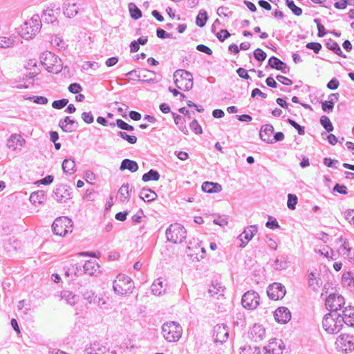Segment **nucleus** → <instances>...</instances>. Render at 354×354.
Segmentation results:
<instances>
[{
  "instance_id": "obj_1",
  "label": "nucleus",
  "mask_w": 354,
  "mask_h": 354,
  "mask_svg": "<svg viewBox=\"0 0 354 354\" xmlns=\"http://www.w3.org/2000/svg\"><path fill=\"white\" fill-rule=\"evenodd\" d=\"M343 324L344 319L340 318V313L337 312L326 314L322 321L324 329L330 334L339 333Z\"/></svg>"
},
{
  "instance_id": "obj_2",
  "label": "nucleus",
  "mask_w": 354,
  "mask_h": 354,
  "mask_svg": "<svg viewBox=\"0 0 354 354\" xmlns=\"http://www.w3.org/2000/svg\"><path fill=\"white\" fill-rule=\"evenodd\" d=\"M40 62L49 73H58L62 69L61 59L51 52L46 51L42 53L40 57Z\"/></svg>"
},
{
  "instance_id": "obj_3",
  "label": "nucleus",
  "mask_w": 354,
  "mask_h": 354,
  "mask_svg": "<svg viewBox=\"0 0 354 354\" xmlns=\"http://www.w3.org/2000/svg\"><path fill=\"white\" fill-rule=\"evenodd\" d=\"M41 26V19L39 15H33L31 19L24 23L21 27V37L25 39H30L35 36Z\"/></svg>"
},
{
  "instance_id": "obj_4",
  "label": "nucleus",
  "mask_w": 354,
  "mask_h": 354,
  "mask_svg": "<svg viewBox=\"0 0 354 354\" xmlns=\"http://www.w3.org/2000/svg\"><path fill=\"white\" fill-rule=\"evenodd\" d=\"M181 326L175 322L165 323L162 326V333L164 338L169 342H177L182 335Z\"/></svg>"
},
{
  "instance_id": "obj_5",
  "label": "nucleus",
  "mask_w": 354,
  "mask_h": 354,
  "mask_svg": "<svg viewBox=\"0 0 354 354\" xmlns=\"http://www.w3.org/2000/svg\"><path fill=\"white\" fill-rule=\"evenodd\" d=\"M175 85L183 91H189L193 87V77L190 72L183 69L176 70L174 73Z\"/></svg>"
},
{
  "instance_id": "obj_6",
  "label": "nucleus",
  "mask_w": 354,
  "mask_h": 354,
  "mask_svg": "<svg viewBox=\"0 0 354 354\" xmlns=\"http://www.w3.org/2000/svg\"><path fill=\"white\" fill-rule=\"evenodd\" d=\"M52 228L55 234L64 236L72 232L73 221L67 216H61L54 221Z\"/></svg>"
},
{
  "instance_id": "obj_7",
  "label": "nucleus",
  "mask_w": 354,
  "mask_h": 354,
  "mask_svg": "<svg viewBox=\"0 0 354 354\" xmlns=\"http://www.w3.org/2000/svg\"><path fill=\"white\" fill-rule=\"evenodd\" d=\"M166 236L170 242L180 243L185 239L187 231L183 225L178 223L171 224L166 230Z\"/></svg>"
},
{
  "instance_id": "obj_8",
  "label": "nucleus",
  "mask_w": 354,
  "mask_h": 354,
  "mask_svg": "<svg viewBox=\"0 0 354 354\" xmlns=\"http://www.w3.org/2000/svg\"><path fill=\"white\" fill-rule=\"evenodd\" d=\"M114 292L119 295H127L131 292V279L122 274H119L113 281Z\"/></svg>"
},
{
  "instance_id": "obj_9",
  "label": "nucleus",
  "mask_w": 354,
  "mask_h": 354,
  "mask_svg": "<svg viewBox=\"0 0 354 354\" xmlns=\"http://www.w3.org/2000/svg\"><path fill=\"white\" fill-rule=\"evenodd\" d=\"M344 298L338 294H330L326 299L325 305L330 313H338L344 306Z\"/></svg>"
},
{
  "instance_id": "obj_10",
  "label": "nucleus",
  "mask_w": 354,
  "mask_h": 354,
  "mask_svg": "<svg viewBox=\"0 0 354 354\" xmlns=\"http://www.w3.org/2000/svg\"><path fill=\"white\" fill-rule=\"evenodd\" d=\"M241 303L245 308L255 309L259 304V295L253 290L248 291L243 295Z\"/></svg>"
},
{
  "instance_id": "obj_11",
  "label": "nucleus",
  "mask_w": 354,
  "mask_h": 354,
  "mask_svg": "<svg viewBox=\"0 0 354 354\" xmlns=\"http://www.w3.org/2000/svg\"><path fill=\"white\" fill-rule=\"evenodd\" d=\"M286 290L281 283H274L270 285L267 290V294L270 299L278 300L282 299L286 295Z\"/></svg>"
},
{
  "instance_id": "obj_12",
  "label": "nucleus",
  "mask_w": 354,
  "mask_h": 354,
  "mask_svg": "<svg viewBox=\"0 0 354 354\" xmlns=\"http://www.w3.org/2000/svg\"><path fill=\"white\" fill-rule=\"evenodd\" d=\"M229 336V330L227 325L217 324L214 327L213 337L215 342L221 344L227 341Z\"/></svg>"
},
{
  "instance_id": "obj_13",
  "label": "nucleus",
  "mask_w": 354,
  "mask_h": 354,
  "mask_svg": "<svg viewBox=\"0 0 354 354\" xmlns=\"http://www.w3.org/2000/svg\"><path fill=\"white\" fill-rule=\"evenodd\" d=\"M338 240L342 243L338 249L339 254L342 255L344 259H348L351 262L354 261V249L350 247L348 241L344 239L342 236H341Z\"/></svg>"
},
{
  "instance_id": "obj_14",
  "label": "nucleus",
  "mask_w": 354,
  "mask_h": 354,
  "mask_svg": "<svg viewBox=\"0 0 354 354\" xmlns=\"http://www.w3.org/2000/svg\"><path fill=\"white\" fill-rule=\"evenodd\" d=\"M53 196L55 200L60 203H66L71 198L70 191L66 186L63 185H59L55 189Z\"/></svg>"
},
{
  "instance_id": "obj_15",
  "label": "nucleus",
  "mask_w": 354,
  "mask_h": 354,
  "mask_svg": "<svg viewBox=\"0 0 354 354\" xmlns=\"http://www.w3.org/2000/svg\"><path fill=\"white\" fill-rule=\"evenodd\" d=\"M257 232V225H250L239 236L238 239L241 242L239 246L244 248L247 243L253 238Z\"/></svg>"
},
{
  "instance_id": "obj_16",
  "label": "nucleus",
  "mask_w": 354,
  "mask_h": 354,
  "mask_svg": "<svg viewBox=\"0 0 354 354\" xmlns=\"http://www.w3.org/2000/svg\"><path fill=\"white\" fill-rule=\"evenodd\" d=\"M26 140L20 134H12L7 141V147L12 151L21 149L25 145Z\"/></svg>"
},
{
  "instance_id": "obj_17",
  "label": "nucleus",
  "mask_w": 354,
  "mask_h": 354,
  "mask_svg": "<svg viewBox=\"0 0 354 354\" xmlns=\"http://www.w3.org/2000/svg\"><path fill=\"white\" fill-rule=\"evenodd\" d=\"M249 337L255 342L262 341L266 337V330L262 325L254 324L250 329Z\"/></svg>"
},
{
  "instance_id": "obj_18",
  "label": "nucleus",
  "mask_w": 354,
  "mask_h": 354,
  "mask_svg": "<svg viewBox=\"0 0 354 354\" xmlns=\"http://www.w3.org/2000/svg\"><path fill=\"white\" fill-rule=\"evenodd\" d=\"M274 319L280 324H286L291 319V313L286 307H279L274 312Z\"/></svg>"
},
{
  "instance_id": "obj_19",
  "label": "nucleus",
  "mask_w": 354,
  "mask_h": 354,
  "mask_svg": "<svg viewBox=\"0 0 354 354\" xmlns=\"http://www.w3.org/2000/svg\"><path fill=\"white\" fill-rule=\"evenodd\" d=\"M338 342L346 351L354 350V337L348 334H342L337 339Z\"/></svg>"
},
{
  "instance_id": "obj_20",
  "label": "nucleus",
  "mask_w": 354,
  "mask_h": 354,
  "mask_svg": "<svg viewBox=\"0 0 354 354\" xmlns=\"http://www.w3.org/2000/svg\"><path fill=\"white\" fill-rule=\"evenodd\" d=\"M84 272L91 276L100 273V266L96 261H86L83 266Z\"/></svg>"
},
{
  "instance_id": "obj_21",
  "label": "nucleus",
  "mask_w": 354,
  "mask_h": 354,
  "mask_svg": "<svg viewBox=\"0 0 354 354\" xmlns=\"http://www.w3.org/2000/svg\"><path fill=\"white\" fill-rule=\"evenodd\" d=\"M340 318L344 319V324L354 326V307L348 306L342 310Z\"/></svg>"
},
{
  "instance_id": "obj_22",
  "label": "nucleus",
  "mask_w": 354,
  "mask_h": 354,
  "mask_svg": "<svg viewBox=\"0 0 354 354\" xmlns=\"http://www.w3.org/2000/svg\"><path fill=\"white\" fill-rule=\"evenodd\" d=\"M273 131L274 127L272 124H267L262 126L259 133L261 139L266 143H274V141L270 139V136Z\"/></svg>"
},
{
  "instance_id": "obj_23",
  "label": "nucleus",
  "mask_w": 354,
  "mask_h": 354,
  "mask_svg": "<svg viewBox=\"0 0 354 354\" xmlns=\"http://www.w3.org/2000/svg\"><path fill=\"white\" fill-rule=\"evenodd\" d=\"M19 43V39L15 35H10L8 37H0V48H12Z\"/></svg>"
},
{
  "instance_id": "obj_24",
  "label": "nucleus",
  "mask_w": 354,
  "mask_h": 354,
  "mask_svg": "<svg viewBox=\"0 0 354 354\" xmlns=\"http://www.w3.org/2000/svg\"><path fill=\"white\" fill-rule=\"evenodd\" d=\"M283 342L280 340L279 345H277V342L276 339H272L270 342L269 344L266 346L263 347V351H265V354H280L282 353V347Z\"/></svg>"
},
{
  "instance_id": "obj_25",
  "label": "nucleus",
  "mask_w": 354,
  "mask_h": 354,
  "mask_svg": "<svg viewBox=\"0 0 354 354\" xmlns=\"http://www.w3.org/2000/svg\"><path fill=\"white\" fill-rule=\"evenodd\" d=\"M268 66L272 68L281 71L283 73H286L289 70L286 64L274 56H272L268 60Z\"/></svg>"
},
{
  "instance_id": "obj_26",
  "label": "nucleus",
  "mask_w": 354,
  "mask_h": 354,
  "mask_svg": "<svg viewBox=\"0 0 354 354\" xmlns=\"http://www.w3.org/2000/svg\"><path fill=\"white\" fill-rule=\"evenodd\" d=\"M77 125V122L71 119L68 116L65 117L64 119H62L59 122V127L64 132H72L75 130Z\"/></svg>"
},
{
  "instance_id": "obj_27",
  "label": "nucleus",
  "mask_w": 354,
  "mask_h": 354,
  "mask_svg": "<svg viewBox=\"0 0 354 354\" xmlns=\"http://www.w3.org/2000/svg\"><path fill=\"white\" fill-rule=\"evenodd\" d=\"M151 290L154 295L160 296L165 292L166 283L164 284L162 278H158L153 281L151 286Z\"/></svg>"
},
{
  "instance_id": "obj_28",
  "label": "nucleus",
  "mask_w": 354,
  "mask_h": 354,
  "mask_svg": "<svg viewBox=\"0 0 354 354\" xmlns=\"http://www.w3.org/2000/svg\"><path fill=\"white\" fill-rule=\"evenodd\" d=\"M78 6L76 3H65L63 5L64 15L68 18L75 17L78 13Z\"/></svg>"
},
{
  "instance_id": "obj_29",
  "label": "nucleus",
  "mask_w": 354,
  "mask_h": 354,
  "mask_svg": "<svg viewBox=\"0 0 354 354\" xmlns=\"http://www.w3.org/2000/svg\"><path fill=\"white\" fill-rule=\"evenodd\" d=\"M60 297L71 306H74L79 300V297L69 290L62 291L60 292Z\"/></svg>"
},
{
  "instance_id": "obj_30",
  "label": "nucleus",
  "mask_w": 354,
  "mask_h": 354,
  "mask_svg": "<svg viewBox=\"0 0 354 354\" xmlns=\"http://www.w3.org/2000/svg\"><path fill=\"white\" fill-rule=\"evenodd\" d=\"M202 190L207 193H218L222 190V186L219 183L206 181L202 185Z\"/></svg>"
},
{
  "instance_id": "obj_31",
  "label": "nucleus",
  "mask_w": 354,
  "mask_h": 354,
  "mask_svg": "<svg viewBox=\"0 0 354 354\" xmlns=\"http://www.w3.org/2000/svg\"><path fill=\"white\" fill-rule=\"evenodd\" d=\"M134 75L138 77V81L149 82L152 80L151 76L154 75V73L147 69L134 70Z\"/></svg>"
},
{
  "instance_id": "obj_32",
  "label": "nucleus",
  "mask_w": 354,
  "mask_h": 354,
  "mask_svg": "<svg viewBox=\"0 0 354 354\" xmlns=\"http://www.w3.org/2000/svg\"><path fill=\"white\" fill-rule=\"evenodd\" d=\"M131 188L129 187V185H123L118 190V197L119 200L122 202H127L130 197V192Z\"/></svg>"
},
{
  "instance_id": "obj_33",
  "label": "nucleus",
  "mask_w": 354,
  "mask_h": 354,
  "mask_svg": "<svg viewBox=\"0 0 354 354\" xmlns=\"http://www.w3.org/2000/svg\"><path fill=\"white\" fill-rule=\"evenodd\" d=\"M224 290L225 288L221 285V283L218 281H214L210 286L208 290V292L212 297H214L216 295L218 296H223Z\"/></svg>"
},
{
  "instance_id": "obj_34",
  "label": "nucleus",
  "mask_w": 354,
  "mask_h": 354,
  "mask_svg": "<svg viewBox=\"0 0 354 354\" xmlns=\"http://www.w3.org/2000/svg\"><path fill=\"white\" fill-rule=\"evenodd\" d=\"M46 198V193L44 191H37L32 192L30 196V201L33 205H41L44 203Z\"/></svg>"
},
{
  "instance_id": "obj_35",
  "label": "nucleus",
  "mask_w": 354,
  "mask_h": 354,
  "mask_svg": "<svg viewBox=\"0 0 354 354\" xmlns=\"http://www.w3.org/2000/svg\"><path fill=\"white\" fill-rule=\"evenodd\" d=\"M62 169L66 174L71 175L75 172V162L71 158L65 159L62 163Z\"/></svg>"
},
{
  "instance_id": "obj_36",
  "label": "nucleus",
  "mask_w": 354,
  "mask_h": 354,
  "mask_svg": "<svg viewBox=\"0 0 354 354\" xmlns=\"http://www.w3.org/2000/svg\"><path fill=\"white\" fill-rule=\"evenodd\" d=\"M140 198L144 201L150 202L157 198V194L150 189H142L140 192Z\"/></svg>"
},
{
  "instance_id": "obj_37",
  "label": "nucleus",
  "mask_w": 354,
  "mask_h": 354,
  "mask_svg": "<svg viewBox=\"0 0 354 354\" xmlns=\"http://www.w3.org/2000/svg\"><path fill=\"white\" fill-rule=\"evenodd\" d=\"M58 12L53 9H47L44 11L41 16L42 20L46 23H53L57 20V14Z\"/></svg>"
},
{
  "instance_id": "obj_38",
  "label": "nucleus",
  "mask_w": 354,
  "mask_h": 354,
  "mask_svg": "<svg viewBox=\"0 0 354 354\" xmlns=\"http://www.w3.org/2000/svg\"><path fill=\"white\" fill-rule=\"evenodd\" d=\"M326 47L333 51L336 55H339V56H341L342 57H346V55L343 54L342 50H341V48L339 47V44L333 41V40H330L327 44H326Z\"/></svg>"
},
{
  "instance_id": "obj_39",
  "label": "nucleus",
  "mask_w": 354,
  "mask_h": 354,
  "mask_svg": "<svg viewBox=\"0 0 354 354\" xmlns=\"http://www.w3.org/2000/svg\"><path fill=\"white\" fill-rule=\"evenodd\" d=\"M342 282L344 286L348 288L354 287V278L351 272H347L343 274L342 277Z\"/></svg>"
},
{
  "instance_id": "obj_40",
  "label": "nucleus",
  "mask_w": 354,
  "mask_h": 354,
  "mask_svg": "<svg viewBox=\"0 0 354 354\" xmlns=\"http://www.w3.org/2000/svg\"><path fill=\"white\" fill-rule=\"evenodd\" d=\"M208 19L207 13L205 10H201L199 11L198 15L196 17V25L201 28L205 26L206 22Z\"/></svg>"
},
{
  "instance_id": "obj_41",
  "label": "nucleus",
  "mask_w": 354,
  "mask_h": 354,
  "mask_svg": "<svg viewBox=\"0 0 354 354\" xmlns=\"http://www.w3.org/2000/svg\"><path fill=\"white\" fill-rule=\"evenodd\" d=\"M160 178L159 173L153 169L149 170L142 176V180L145 182L149 180H158Z\"/></svg>"
},
{
  "instance_id": "obj_42",
  "label": "nucleus",
  "mask_w": 354,
  "mask_h": 354,
  "mask_svg": "<svg viewBox=\"0 0 354 354\" xmlns=\"http://www.w3.org/2000/svg\"><path fill=\"white\" fill-rule=\"evenodd\" d=\"M273 267L278 270H281L287 268V261L285 257L277 258L274 262Z\"/></svg>"
},
{
  "instance_id": "obj_43",
  "label": "nucleus",
  "mask_w": 354,
  "mask_h": 354,
  "mask_svg": "<svg viewBox=\"0 0 354 354\" xmlns=\"http://www.w3.org/2000/svg\"><path fill=\"white\" fill-rule=\"evenodd\" d=\"M320 123L327 132L333 131V126L328 117L322 115L320 118Z\"/></svg>"
},
{
  "instance_id": "obj_44",
  "label": "nucleus",
  "mask_w": 354,
  "mask_h": 354,
  "mask_svg": "<svg viewBox=\"0 0 354 354\" xmlns=\"http://www.w3.org/2000/svg\"><path fill=\"white\" fill-rule=\"evenodd\" d=\"M286 4L289 9L291 10L292 13L297 16H300L302 14V10L299 7H297L293 0H286Z\"/></svg>"
},
{
  "instance_id": "obj_45",
  "label": "nucleus",
  "mask_w": 354,
  "mask_h": 354,
  "mask_svg": "<svg viewBox=\"0 0 354 354\" xmlns=\"http://www.w3.org/2000/svg\"><path fill=\"white\" fill-rule=\"evenodd\" d=\"M297 201H298V198L295 194H288L287 206L290 209L294 210L295 209Z\"/></svg>"
},
{
  "instance_id": "obj_46",
  "label": "nucleus",
  "mask_w": 354,
  "mask_h": 354,
  "mask_svg": "<svg viewBox=\"0 0 354 354\" xmlns=\"http://www.w3.org/2000/svg\"><path fill=\"white\" fill-rule=\"evenodd\" d=\"M84 299L87 301L89 304H95L97 296L93 291L86 290L82 293Z\"/></svg>"
},
{
  "instance_id": "obj_47",
  "label": "nucleus",
  "mask_w": 354,
  "mask_h": 354,
  "mask_svg": "<svg viewBox=\"0 0 354 354\" xmlns=\"http://www.w3.org/2000/svg\"><path fill=\"white\" fill-rule=\"evenodd\" d=\"M308 285L314 290L319 287V280L317 279L315 274L313 272L308 275Z\"/></svg>"
},
{
  "instance_id": "obj_48",
  "label": "nucleus",
  "mask_w": 354,
  "mask_h": 354,
  "mask_svg": "<svg viewBox=\"0 0 354 354\" xmlns=\"http://www.w3.org/2000/svg\"><path fill=\"white\" fill-rule=\"evenodd\" d=\"M318 252L326 258L331 259L332 260L336 259L333 257V250L328 246H324L322 250H319Z\"/></svg>"
},
{
  "instance_id": "obj_49",
  "label": "nucleus",
  "mask_w": 354,
  "mask_h": 354,
  "mask_svg": "<svg viewBox=\"0 0 354 354\" xmlns=\"http://www.w3.org/2000/svg\"><path fill=\"white\" fill-rule=\"evenodd\" d=\"M82 67L84 71H96L99 68L100 65L97 62H84Z\"/></svg>"
},
{
  "instance_id": "obj_50",
  "label": "nucleus",
  "mask_w": 354,
  "mask_h": 354,
  "mask_svg": "<svg viewBox=\"0 0 354 354\" xmlns=\"http://www.w3.org/2000/svg\"><path fill=\"white\" fill-rule=\"evenodd\" d=\"M187 249L190 251L189 253H188V256H190L193 259H196L197 261H199V257H200V250H198V249H196V244L192 247L191 245H188L187 247Z\"/></svg>"
},
{
  "instance_id": "obj_51",
  "label": "nucleus",
  "mask_w": 354,
  "mask_h": 354,
  "mask_svg": "<svg viewBox=\"0 0 354 354\" xmlns=\"http://www.w3.org/2000/svg\"><path fill=\"white\" fill-rule=\"evenodd\" d=\"M287 122L289 123L292 127H293L295 129L297 130V132L299 135L303 136L305 133L304 127L299 125L297 122H296L295 120L288 118Z\"/></svg>"
},
{
  "instance_id": "obj_52",
  "label": "nucleus",
  "mask_w": 354,
  "mask_h": 354,
  "mask_svg": "<svg viewBox=\"0 0 354 354\" xmlns=\"http://www.w3.org/2000/svg\"><path fill=\"white\" fill-rule=\"evenodd\" d=\"M254 57L257 60L263 62L266 59L267 54L261 48H257L254 51Z\"/></svg>"
},
{
  "instance_id": "obj_53",
  "label": "nucleus",
  "mask_w": 354,
  "mask_h": 354,
  "mask_svg": "<svg viewBox=\"0 0 354 354\" xmlns=\"http://www.w3.org/2000/svg\"><path fill=\"white\" fill-rule=\"evenodd\" d=\"M68 100L67 99H62L55 100L53 102L52 106L56 109H61L67 105Z\"/></svg>"
},
{
  "instance_id": "obj_54",
  "label": "nucleus",
  "mask_w": 354,
  "mask_h": 354,
  "mask_svg": "<svg viewBox=\"0 0 354 354\" xmlns=\"http://www.w3.org/2000/svg\"><path fill=\"white\" fill-rule=\"evenodd\" d=\"M189 127L196 134H201L203 132L202 128L196 120H192L189 124Z\"/></svg>"
},
{
  "instance_id": "obj_55",
  "label": "nucleus",
  "mask_w": 354,
  "mask_h": 354,
  "mask_svg": "<svg viewBox=\"0 0 354 354\" xmlns=\"http://www.w3.org/2000/svg\"><path fill=\"white\" fill-rule=\"evenodd\" d=\"M334 107V102L331 100L324 101L322 102V110L325 112H331Z\"/></svg>"
},
{
  "instance_id": "obj_56",
  "label": "nucleus",
  "mask_w": 354,
  "mask_h": 354,
  "mask_svg": "<svg viewBox=\"0 0 354 354\" xmlns=\"http://www.w3.org/2000/svg\"><path fill=\"white\" fill-rule=\"evenodd\" d=\"M266 226L268 228H270L272 230H274V229H277V228L280 227L276 218H273L272 216H269V220L266 223Z\"/></svg>"
},
{
  "instance_id": "obj_57",
  "label": "nucleus",
  "mask_w": 354,
  "mask_h": 354,
  "mask_svg": "<svg viewBox=\"0 0 354 354\" xmlns=\"http://www.w3.org/2000/svg\"><path fill=\"white\" fill-rule=\"evenodd\" d=\"M120 169L121 170H124L127 169L131 171H133V160H131L129 159H124L122 162Z\"/></svg>"
},
{
  "instance_id": "obj_58",
  "label": "nucleus",
  "mask_w": 354,
  "mask_h": 354,
  "mask_svg": "<svg viewBox=\"0 0 354 354\" xmlns=\"http://www.w3.org/2000/svg\"><path fill=\"white\" fill-rule=\"evenodd\" d=\"M306 47L313 50L315 53H318L322 48V45L318 42H309L306 44Z\"/></svg>"
},
{
  "instance_id": "obj_59",
  "label": "nucleus",
  "mask_w": 354,
  "mask_h": 354,
  "mask_svg": "<svg viewBox=\"0 0 354 354\" xmlns=\"http://www.w3.org/2000/svg\"><path fill=\"white\" fill-rule=\"evenodd\" d=\"M216 35L221 41H224L226 39L230 37L229 32L225 29L221 30Z\"/></svg>"
},
{
  "instance_id": "obj_60",
  "label": "nucleus",
  "mask_w": 354,
  "mask_h": 354,
  "mask_svg": "<svg viewBox=\"0 0 354 354\" xmlns=\"http://www.w3.org/2000/svg\"><path fill=\"white\" fill-rule=\"evenodd\" d=\"M314 22L317 24V26L318 36L320 37H324L326 35V31L324 26L320 23V19H315Z\"/></svg>"
},
{
  "instance_id": "obj_61",
  "label": "nucleus",
  "mask_w": 354,
  "mask_h": 354,
  "mask_svg": "<svg viewBox=\"0 0 354 354\" xmlns=\"http://www.w3.org/2000/svg\"><path fill=\"white\" fill-rule=\"evenodd\" d=\"M82 88L80 84L77 83H73L71 84L68 86V91L74 94L79 93L80 91H82Z\"/></svg>"
},
{
  "instance_id": "obj_62",
  "label": "nucleus",
  "mask_w": 354,
  "mask_h": 354,
  "mask_svg": "<svg viewBox=\"0 0 354 354\" xmlns=\"http://www.w3.org/2000/svg\"><path fill=\"white\" fill-rule=\"evenodd\" d=\"M333 191L334 192H338L341 194H346L348 193L347 192V187L345 186V185H339L338 183H337L334 187H333Z\"/></svg>"
},
{
  "instance_id": "obj_63",
  "label": "nucleus",
  "mask_w": 354,
  "mask_h": 354,
  "mask_svg": "<svg viewBox=\"0 0 354 354\" xmlns=\"http://www.w3.org/2000/svg\"><path fill=\"white\" fill-rule=\"evenodd\" d=\"M338 160H333L330 158H324V164L328 167L337 168V164L338 163Z\"/></svg>"
},
{
  "instance_id": "obj_64",
  "label": "nucleus",
  "mask_w": 354,
  "mask_h": 354,
  "mask_svg": "<svg viewBox=\"0 0 354 354\" xmlns=\"http://www.w3.org/2000/svg\"><path fill=\"white\" fill-rule=\"evenodd\" d=\"M339 85V81L337 78H332L327 84L328 88L330 90H335L338 88Z\"/></svg>"
}]
</instances>
